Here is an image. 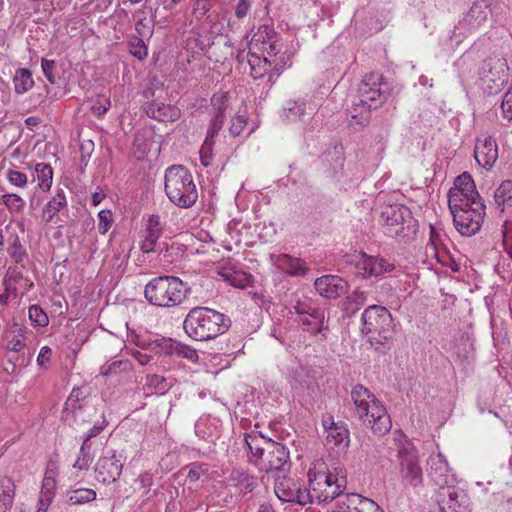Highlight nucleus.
Segmentation results:
<instances>
[{
    "label": "nucleus",
    "mask_w": 512,
    "mask_h": 512,
    "mask_svg": "<svg viewBox=\"0 0 512 512\" xmlns=\"http://www.w3.org/2000/svg\"><path fill=\"white\" fill-rule=\"evenodd\" d=\"M325 316L322 310L310 315L299 318V322L305 326V330L313 335H317L324 330Z\"/></svg>",
    "instance_id": "473e14b6"
},
{
    "label": "nucleus",
    "mask_w": 512,
    "mask_h": 512,
    "mask_svg": "<svg viewBox=\"0 0 512 512\" xmlns=\"http://www.w3.org/2000/svg\"><path fill=\"white\" fill-rule=\"evenodd\" d=\"M257 35L259 36L258 40H262L263 45H266L267 41L274 40L277 37L274 29L268 25L260 26Z\"/></svg>",
    "instance_id": "e2e57ef3"
},
{
    "label": "nucleus",
    "mask_w": 512,
    "mask_h": 512,
    "mask_svg": "<svg viewBox=\"0 0 512 512\" xmlns=\"http://www.w3.org/2000/svg\"><path fill=\"white\" fill-rule=\"evenodd\" d=\"M247 124L246 113H240V111L232 118L231 125L229 127V133L231 136L236 137L240 135L242 130Z\"/></svg>",
    "instance_id": "864d4df0"
},
{
    "label": "nucleus",
    "mask_w": 512,
    "mask_h": 512,
    "mask_svg": "<svg viewBox=\"0 0 512 512\" xmlns=\"http://www.w3.org/2000/svg\"><path fill=\"white\" fill-rule=\"evenodd\" d=\"M351 398L360 420L371 412L372 404H374L375 401H378L374 394L361 384L353 387L351 391Z\"/></svg>",
    "instance_id": "5701e85b"
},
{
    "label": "nucleus",
    "mask_w": 512,
    "mask_h": 512,
    "mask_svg": "<svg viewBox=\"0 0 512 512\" xmlns=\"http://www.w3.org/2000/svg\"><path fill=\"white\" fill-rule=\"evenodd\" d=\"M211 9V0H196L193 4L192 14L201 19Z\"/></svg>",
    "instance_id": "4d7b16f0"
},
{
    "label": "nucleus",
    "mask_w": 512,
    "mask_h": 512,
    "mask_svg": "<svg viewBox=\"0 0 512 512\" xmlns=\"http://www.w3.org/2000/svg\"><path fill=\"white\" fill-rule=\"evenodd\" d=\"M214 141L212 139L205 138V141L200 149V159L203 166L208 167L212 156V146Z\"/></svg>",
    "instance_id": "6e6d98bb"
},
{
    "label": "nucleus",
    "mask_w": 512,
    "mask_h": 512,
    "mask_svg": "<svg viewBox=\"0 0 512 512\" xmlns=\"http://www.w3.org/2000/svg\"><path fill=\"white\" fill-rule=\"evenodd\" d=\"M174 354L177 355L178 357L187 359L192 363H196L199 358L196 349L178 341H176L175 344Z\"/></svg>",
    "instance_id": "09e8293b"
},
{
    "label": "nucleus",
    "mask_w": 512,
    "mask_h": 512,
    "mask_svg": "<svg viewBox=\"0 0 512 512\" xmlns=\"http://www.w3.org/2000/svg\"><path fill=\"white\" fill-rule=\"evenodd\" d=\"M427 473L429 478L439 486L446 487L456 482L455 475L451 472L449 464L443 454H432L427 460Z\"/></svg>",
    "instance_id": "f3484780"
},
{
    "label": "nucleus",
    "mask_w": 512,
    "mask_h": 512,
    "mask_svg": "<svg viewBox=\"0 0 512 512\" xmlns=\"http://www.w3.org/2000/svg\"><path fill=\"white\" fill-rule=\"evenodd\" d=\"M276 266L291 276H304L309 271L306 262L300 258H294L288 254H280L275 257Z\"/></svg>",
    "instance_id": "393cba45"
},
{
    "label": "nucleus",
    "mask_w": 512,
    "mask_h": 512,
    "mask_svg": "<svg viewBox=\"0 0 512 512\" xmlns=\"http://www.w3.org/2000/svg\"><path fill=\"white\" fill-rule=\"evenodd\" d=\"M130 366L131 365L128 361H122V360L113 361L107 367L103 368L102 374L107 376V375L117 372L118 369L127 370L128 368H130Z\"/></svg>",
    "instance_id": "0e129e2a"
},
{
    "label": "nucleus",
    "mask_w": 512,
    "mask_h": 512,
    "mask_svg": "<svg viewBox=\"0 0 512 512\" xmlns=\"http://www.w3.org/2000/svg\"><path fill=\"white\" fill-rule=\"evenodd\" d=\"M165 193L180 208H190L198 199L193 176L183 165H172L166 169Z\"/></svg>",
    "instance_id": "423d86ee"
},
{
    "label": "nucleus",
    "mask_w": 512,
    "mask_h": 512,
    "mask_svg": "<svg viewBox=\"0 0 512 512\" xmlns=\"http://www.w3.org/2000/svg\"><path fill=\"white\" fill-rule=\"evenodd\" d=\"M248 461L260 472L285 471L291 465L289 449L280 442L252 430L244 434Z\"/></svg>",
    "instance_id": "f257e3e1"
},
{
    "label": "nucleus",
    "mask_w": 512,
    "mask_h": 512,
    "mask_svg": "<svg viewBox=\"0 0 512 512\" xmlns=\"http://www.w3.org/2000/svg\"><path fill=\"white\" fill-rule=\"evenodd\" d=\"M67 206V199L64 190H57L55 196L43 207V218L46 222H52L54 217Z\"/></svg>",
    "instance_id": "c85d7f7f"
},
{
    "label": "nucleus",
    "mask_w": 512,
    "mask_h": 512,
    "mask_svg": "<svg viewBox=\"0 0 512 512\" xmlns=\"http://www.w3.org/2000/svg\"><path fill=\"white\" fill-rule=\"evenodd\" d=\"M229 96L227 92H218L211 97L213 117L225 120V113L228 107Z\"/></svg>",
    "instance_id": "ea45409f"
},
{
    "label": "nucleus",
    "mask_w": 512,
    "mask_h": 512,
    "mask_svg": "<svg viewBox=\"0 0 512 512\" xmlns=\"http://www.w3.org/2000/svg\"><path fill=\"white\" fill-rule=\"evenodd\" d=\"M35 176L33 181H38V186L43 191H48L51 188L53 180V169L47 163H37L34 168Z\"/></svg>",
    "instance_id": "2f4dec72"
},
{
    "label": "nucleus",
    "mask_w": 512,
    "mask_h": 512,
    "mask_svg": "<svg viewBox=\"0 0 512 512\" xmlns=\"http://www.w3.org/2000/svg\"><path fill=\"white\" fill-rule=\"evenodd\" d=\"M232 484L243 494L254 491L258 486V479L253 474L242 468L233 469L230 474Z\"/></svg>",
    "instance_id": "bb28decb"
},
{
    "label": "nucleus",
    "mask_w": 512,
    "mask_h": 512,
    "mask_svg": "<svg viewBox=\"0 0 512 512\" xmlns=\"http://www.w3.org/2000/svg\"><path fill=\"white\" fill-rule=\"evenodd\" d=\"M362 269L366 276H379L384 273L392 272L395 269L394 264L387 262L384 258L369 256L362 253Z\"/></svg>",
    "instance_id": "a878e982"
},
{
    "label": "nucleus",
    "mask_w": 512,
    "mask_h": 512,
    "mask_svg": "<svg viewBox=\"0 0 512 512\" xmlns=\"http://www.w3.org/2000/svg\"><path fill=\"white\" fill-rule=\"evenodd\" d=\"M2 201L11 213H19L25 207V201L17 194L7 193L2 196Z\"/></svg>",
    "instance_id": "a18cd8bd"
},
{
    "label": "nucleus",
    "mask_w": 512,
    "mask_h": 512,
    "mask_svg": "<svg viewBox=\"0 0 512 512\" xmlns=\"http://www.w3.org/2000/svg\"><path fill=\"white\" fill-rule=\"evenodd\" d=\"M58 467L55 463L49 462L42 482L41 493L54 496L57 486Z\"/></svg>",
    "instance_id": "72a5a7b5"
},
{
    "label": "nucleus",
    "mask_w": 512,
    "mask_h": 512,
    "mask_svg": "<svg viewBox=\"0 0 512 512\" xmlns=\"http://www.w3.org/2000/svg\"><path fill=\"white\" fill-rule=\"evenodd\" d=\"M336 504L338 512H383L376 502L357 493H347Z\"/></svg>",
    "instance_id": "4be33fe9"
},
{
    "label": "nucleus",
    "mask_w": 512,
    "mask_h": 512,
    "mask_svg": "<svg viewBox=\"0 0 512 512\" xmlns=\"http://www.w3.org/2000/svg\"><path fill=\"white\" fill-rule=\"evenodd\" d=\"M224 124V120L218 119V118H212L209 128L207 130L206 138L208 139H214V137L219 133V131L222 129Z\"/></svg>",
    "instance_id": "338daca9"
},
{
    "label": "nucleus",
    "mask_w": 512,
    "mask_h": 512,
    "mask_svg": "<svg viewBox=\"0 0 512 512\" xmlns=\"http://www.w3.org/2000/svg\"><path fill=\"white\" fill-rule=\"evenodd\" d=\"M436 502L440 512H466L469 505L466 493L454 484L439 488Z\"/></svg>",
    "instance_id": "2eb2a0df"
},
{
    "label": "nucleus",
    "mask_w": 512,
    "mask_h": 512,
    "mask_svg": "<svg viewBox=\"0 0 512 512\" xmlns=\"http://www.w3.org/2000/svg\"><path fill=\"white\" fill-rule=\"evenodd\" d=\"M287 118L292 121L302 120L306 114V104L304 101H290L285 108Z\"/></svg>",
    "instance_id": "c03bdc74"
},
{
    "label": "nucleus",
    "mask_w": 512,
    "mask_h": 512,
    "mask_svg": "<svg viewBox=\"0 0 512 512\" xmlns=\"http://www.w3.org/2000/svg\"><path fill=\"white\" fill-rule=\"evenodd\" d=\"M145 111L148 117L159 122H175L181 114L176 106L155 101L147 103Z\"/></svg>",
    "instance_id": "b1692460"
},
{
    "label": "nucleus",
    "mask_w": 512,
    "mask_h": 512,
    "mask_svg": "<svg viewBox=\"0 0 512 512\" xmlns=\"http://www.w3.org/2000/svg\"><path fill=\"white\" fill-rule=\"evenodd\" d=\"M7 179L10 184L21 188L26 186V184L28 183V178L26 174L17 170H8Z\"/></svg>",
    "instance_id": "5fc2aeb1"
},
{
    "label": "nucleus",
    "mask_w": 512,
    "mask_h": 512,
    "mask_svg": "<svg viewBox=\"0 0 512 512\" xmlns=\"http://www.w3.org/2000/svg\"><path fill=\"white\" fill-rule=\"evenodd\" d=\"M123 455L109 450L98 458L95 467L96 480L103 484H113L120 478L123 470Z\"/></svg>",
    "instance_id": "9b49d317"
},
{
    "label": "nucleus",
    "mask_w": 512,
    "mask_h": 512,
    "mask_svg": "<svg viewBox=\"0 0 512 512\" xmlns=\"http://www.w3.org/2000/svg\"><path fill=\"white\" fill-rule=\"evenodd\" d=\"M15 496L14 481L7 477L0 478V512H8L13 504Z\"/></svg>",
    "instance_id": "c756f323"
},
{
    "label": "nucleus",
    "mask_w": 512,
    "mask_h": 512,
    "mask_svg": "<svg viewBox=\"0 0 512 512\" xmlns=\"http://www.w3.org/2000/svg\"><path fill=\"white\" fill-rule=\"evenodd\" d=\"M293 309L299 318L304 317L305 315L311 316V314L321 310L311 298L306 296L297 297L295 299Z\"/></svg>",
    "instance_id": "a19ab883"
},
{
    "label": "nucleus",
    "mask_w": 512,
    "mask_h": 512,
    "mask_svg": "<svg viewBox=\"0 0 512 512\" xmlns=\"http://www.w3.org/2000/svg\"><path fill=\"white\" fill-rule=\"evenodd\" d=\"M163 232V226L158 215L152 214L146 222V235L152 238H160Z\"/></svg>",
    "instance_id": "3c124183"
},
{
    "label": "nucleus",
    "mask_w": 512,
    "mask_h": 512,
    "mask_svg": "<svg viewBox=\"0 0 512 512\" xmlns=\"http://www.w3.org/2000/svg\"><path fill=\"white\" fill-rule=\"evenodd\" d=\"M330 475L332 480L343 490L347 487V471L340 463H334L330 467Z\"/></svg>",
    "instance_id": "8fccbe9b"
},
{
    "label": "nucleus",
    "mask_w": 512,
    "mask_h": 512,
    "mask_svg": "<svg viewBox=\"0 0 512 512\" xmlns=\"http://www.w3.org/2000/svg\"><path fill=\"white\" fill-rule=\"evenodd\" d=\"M15 92L24 94L34 86L32 72L27 68H19L13 77Z\"/></svg>",
    "instance_id": "7c9ffc66"
},
{
    "label": "nucleus",
    "mask_w": 512,
    "mask_h": 512,
    "mask_svg": "<svg viewBox=\"0 0 512 512\" xmlns=\"http://www.w3.org/2000/svg\"><path fill=\"white\" fill-rule=\"evenodd\" d=\"M176 341L172 338L158 337L152 340L149 352L158 356H170L174 354Z\"/></svg>",
    "instance_id": "c9c22d12"
},
{
    "label": "nucleus",
    "mask_w": 512,
    "mask_h": 512,
    "mask_svg": "<svg viewBox=\"0 0 512 512\" xmlns=\"http://www.w3.org/2000/svg\"><path fill=\"white\" fill-rule=\"evenodd\" d=\"M97 493L94 489L84 488L75 484L66 492V501L69 505H83L94 501Z\"/></svg>",
    "instance_id": "cd10ccee"
},
{
    "label": "nucleus",
    "mask_w": 512,
    "mask_h": 512,
    "mask_svg": "<svg viewBox=\"0 0 512 512\" xmlns=\"http://www.w3.org/2000/svg\"><path fill=\"white\" fill-rule=\"evenodd\" d=\"M88 396L87 389L85 387H74L65 402L64 410L71 409L75 411L76 409H81L80 402L83 401Z\"/></svg>",
    "instance_id": "79ce46f5"
},
{
    "label": "nucleus",
    "mask_w": 512,
    "mask_h": 512,
    "mask_svg": "<svg viewBox=\"0 0 512 512\" xmlns=\"http://www.w3.org/2000/svg\"><path fill=\"white\" fill-rule=\"evenodd\" d=\"M55 66H56V63L54 60H48L45 58H43L41 60V67H42L43 74L45 75L46 79L51 84H56V77L53 73Z\"/></svg>",
    "instance_id": "bf43d9fd"
},
{
    "label": "nucleus",
    "mask_w": 512,
    "mask_h": 512,
    "mask_svg": "<svg viewBox=\"0 0 512 512\" xmlns=\"http://www.w3.org/2000/svg\"><path fill=\"white\" fill-rule=\"evenodd\" d=\"M316 291L327 299H336L349 290L348 282L338 275H323L314 282Z\"/></svg>",
    "instance_id": "a211bd4d"
},
{
    "label": "nucleus",
    "mask_w": 512,
    "mask_h": 512,
    "mask_svg": "<svg viewBox=\"0 0 512 512\" xmlns=\"http://www.w3.org/2000/svg\"><path fill=\"white\" fill-rule=\"evenodd\" d=\"M224 280L236 287H245L251 281V275H221Z\"/></svg>",
    "instance_id": "680f3d73"
},
{
    "label": "nucleus",
    "mask_w": 512,
    "mask_h": 512,
    "mask_svg": "<svg viewBox=\"0 0 512 512\" xmlns=\"http://www.w3.org/2000/svg\"><path fill=\"white\" fill-rule=\"evenodd\" d=\"M7 253L15 263H22L27 258V252L16 233L11 234L7 239Z\"/></svg>",
    "instance_id": "f704fd0d"
},
{
    "label": "nucleus",
    "mask_w": 512,
    "mask_h": 512,
    "mask_svg": "<svg viewBox=\"0 0 512 512\" xmlns=\"http://www.w3.org/2000/svg\"><path fill=\"white\" fill-rule=\"evenodd\" d=\"M307 491L311 495V503L314 500L318 504H324L337 499L341 500L346 494L344 490L332 480L330 475V466L322 459L312 462L308 470Z\"/></svg>",
    "instance_id": "0eeeda50"
},
{
    "label": "nucleus",
    "mask_w": 512,
    "mask_h": 512,
    "mask_svg": "<svg viewBox=\"0 0 512 512\" xmlns=\"http://www.w3.org/2000/svg\"><path fill=\"white\" fill-rule=\"evenodd\" d=\"M381 218L386 226V234L399 241L408 242L416 233V220L404 205L386 206L381 212Z\"/></svg>",
    "instance_id": "6e6552de"
},
{
    "label": "nucleus",
    "mask_w": 512,
    "mask_h": 512,
    "mask_svg": "<svg viewBox=\"0 0 512 512\" xmlns=\"http://www.w3.org/2000/svg\"><path fill=\"white\" fill-rule=\"evenodd\" d=\"M191 293V287L179 277L165 275L151 279L145 286L144 296L153 306L172 308L182 304Z\"/></svg>",
    "instance_id": "20e7f679"
},
{
    "label": "nucleus",
    "mask_w": 512,
    "mask_h": 512,
    "mask_svg": "<svg viewBox=\"0 0 512 512\" xmlns=\"http://www.w3.org/2000/svg\"><path fill=\"white\" fill-rule=\"evenodd\" d=\"M28 333L29 331L27 327L14 323L4 336L6 350L14 353L13 355L8 356V361L13 364V371L16 369V366L26 365L25 357L20 353L26 347Z\"/></svg>",
    "instance_id": "ddd939ff"
},
{
    "label": "nucleus",
    "mask_w": 512,
    "mask_h": 512,
    "mask_svg": "<svg viewBox=\"0 0 512 512\" xmlns=\"http://www.w3.org/2000/svg\"><path fill=\"white\" fill-rule=\"evenodd\" d=\"M360 421L370 427L374 434L382 436L390 431L392 423L385 407L375 401L371 406V412L364 416Z\"/></svg>",
    "instance_id": "aec40b11"
},
{
    "label": "nucleus",
    "mask_w": 512,
    "mask_h": 512,
    "mask_svg": "<svg viewBox=\"0 0 512 512\" xmlns=\"http://www.w3.org/2000/svg\"><path fill=\"white\" fill-rule=\"evenodd\" d=\"M275 494L282 502L300 506L311 504V495L302 483L293 478H283L275 486Z\"/></svg>",
    "instance_id": "4468645a"
},
{
    "label": "nucleus",
    "mask_w": 512,
    "mask_h": 512,
    "mask_svg": "<svg viewBox=\"0 0 512 512\" xmlns=\"http://www.w3.org/2000/svg\"><path fill=\"white\" fill-rule=\"evenodd\" d=\"M361 332L376 350L389 343L394 334L393 318L389 310L381 305L368 306L361 316Z\"/></svg>",
    "instance_id": "39448f33"
},
{
    "label": "nucleus",
    "mask_w": 512,
    "mask_h": 512,
    "mask_svg": "<svg viewBox=\"0 0 512 512\" xmlns=\"http://www.w3.org/2000/svg\"><path fill=\"white\" fill-rule=\"evenodd\" d=\"M474 158L481 167L490 170L498 159V145L495 138L492 136L477 138Z\"/></svg>",
    "instance_id": "6ab92c4d"
},
{
    "label": "nucleus",
    "mask_w": 512,
    "mask_h": 512,
    "mask_svg": "<svg viewBox=\"0 0 512 512\" xmlns=\"http://www.w3.org/2000/svg\"><path fill=\"white\" fill-rule=\"evenodd\" d=\"M453 215V222L456 230L463 236H473L477 234L484 222L486 216V206L484 201H476L475 204H453L449 206Z\"/></svg>",
    "instance_id": "9d476101"
},
{
    "label": "nucleus",
    "mask_w": 512,
    "mask_h": 512,
    "mask_svg": "<svg viewBox=\"0 0 512 512\" xmlns=\"http://www.w3.org/2000/svg\"><path fill=\"white\" fill-rule=\"evenodd\" d=\"M501 109L504 118L508 119L509 121L512 120V93H506V95L503 98Z\"/></svg>",
    "instance_id": "774afa93"
},
{
    "label": "nucleus",
    "mask_w": 512,
    "mask_h": 512,
    "mask_svg": "<svg viewBox=\"0 0 512 512\" xmlns=\"http://www.w3.org/2000/svg\"><path fill=\"white\" fill-rule=\"evenodd\" d=\"M476 201H484L476 189L475 182L468 172L459 175L454 187L448 193V206L453 204H475Z\"/></svg>",
    "instance_id": "f8f14e48"
},
{
    "label": "nucleus",
    "mask_w": 512,
    "mask_h": 512,
    "mask_svg": "<svg viewBox=\"0 0 512 512\" xmlns=\"http://www.w3.org/2000/svg\"><path fill=\"white\" fill-rule=\"evenodd\" d=\"M98 218V230L101 234H105L112 223V214L109 210H102L98 213Z\"/></svg>",
    "instance_id": "13d9d810"
},
{
    "label": "nucleus",
    "mask_w": 512,
    "mask_h": 512,
    "mask_svg": "<svg viewBox=\"0 0 512 512\" xmlns=\"http://www.w3.org/2000/svg\"><path fill=\"white\" fill-rule=\"evenodd\" d=\"M146 385L155 391L163 392L170 387L165 377L158 374H149L146 377Z\"/></svg>",
    "instance_id": "603ef678"
},
{
    "label": "nucleus",
    "mask_w": 512,
    "mask_h": 512,
    "mask_svg": "<svg viewBox=\"0 0 512 512\" xmlns=\"http://www.w3.org/2000/svg\"><path fill=\"white\" fill-rule=\"evenodd\" d=\"M231 319L209 307H193L183 321V329L188 337L195 341H209L226 333Z\"/></svg>",
    "instance_id": "7ed1b4c3"
},
{
    "label": "nucleus",
    "mask_w": 512,
    "mask_h": 512,
    "mask_svg": "<svg viewBox=\"0 0 512 512\" xmlns=\"http://www.w3.org/2000/svg\"><path fill=\"white\" fill-rule=\"evenodd\" d=\"M494 200L501 211H504V206H512V181L504 180L494 193Z\"/></svg>",
    "instance_id": "e433bc0d"
},
{
    "label": "nucleus",
    "mask_w": 512,
    "mask_h": 512,
    "mask_svg": "<svg viewBox=\"0 0 512 512\" xmlns=\"http://www.w3.org/2000/svg\"><path fill=\"white\" fill-rule=\"evenodd\" d=\"M28 313L29 319L34 326L45 327L48 325V316L39 305H31Z\"/></svg>",
    "instance_id": "de8ad7c7"
},
{
    "label": "nucleus",
    "mask_w": 512,
    "mask_h": 512,
    "mask_svg": "<svg viewBox=\"0 0 512 512\" xmlns=\"http://www.w3.org/2000/svg\"><path fill=\"white\" fill-rule=\"evenodd\" d=\"M368 300V293L359 288L346 297L344 310L351 314L356 313Z\"/></svg>",
    "instance_id": "4c0bfd02"
},
{
    "label": "nucleus",
    "mask_w": 512,
    "mask_h": 512,
    "mask_svg": "<svg viewBox=\"0 0 512 512\" xmlns=\"http://www.w3.org/2000/svg\"><path fill=\"white\" fill-rule=\"evenodd\" d=\"M327 441L333 445H340L342 443L347 445L349 442V432L343 425L333 422L327 429Z\"/></svg>",
    "instance_id": "58836bf2"
},
{
    "label": "nucleus",
    "mask_w": 512,
    "mask_h": 512,
    "mask_svg": "<svg viewBox=\"0 0 512 512\" xmlns=\"http://www.w3.org/2000/svg\"><path fill=\"white\" fill-rule=\"evenodd\" d=\"M400 460V474L406 483L413 487L422 485L423 474L419 465L417 451L401 432H395L393 437Z\"/></svg>",
    "instance_id": "1a4fd4ad"
},
{
    "label": "nucleus",
    "mask_w": 512,
    "mask_h": 512,
    "mask_svg": "<svg viewBox=\"0 0 512 512\" xmlns=\"http://www.w3.org/2000/svg\"><path fill=\"white\" fill-rule=\"evenodd\" d=\"M247 61L250 66V75L254 79H262L267 74V68L265 64H262L261 58L257 56L255 53L249 52L247 54Z\"/></svg>",
    "instance_id": "37998d69"
},
{
    "label": "nucleus",
    "mask_w": 512,
    "mask_h": 512,
    "mask_svg": "<svg viewBox=\"0 0 512 512\" xmlns=\"http://www.w3.org/2000/svg\"><path fill=\"white\" fill-rule=\"evenodd\" d=\"M52 356V349L49 346H43L37 356V364L42 369H48Z\"/></svg>",
    "instance_id": "052dcab7"
},
{
    "label": "nucleus",
    "mask_w": 512,
    "mask_h": 512,
    "mask_svg": "<svg viewBox=\"0 0 512 512\" xmlns=\"http://www.w3.org/2000/svg\"><path fill=\"white\" fill-rule=\"evenodd\" d=\"M390 93L389 85L382 74L377 72L367 73L363 76L357 88L348 115L360 127L367 126L371 121V112L380 108L387 100Z\"/></svg>",
    "instance_id": "f03ea898"
},
{
    "label": "nucleus",
    "mask_w": 512,
    "mask_h": 512,
    "mask_svg": "<svg viewBox=\"0 0 512 512\" xmlns=\"http://www.w3.org/2000/svg\"><path fill=\"white\" fill-rule=\"evenodd\" d=\"M490 5L491 0H476L463 20L455 27L454 33L464 28L469 31L478 29L487 20L491 12Z\"/></svg>",
    "instance_id": "412c9836"
},
{
    "label": "nucleus",
    "mask_w": 512,
    "mask_h": 512,
    "mask_svg": "<svg viewBox=\"0 0 512 512\" xmlns=\"http://www.w3.org/2000/svg\"><path fill=\"white\" fill-rule=\"evenodd\" d=\"M129 52L138 60H144L147 57L148 49L145 45L143 39L140 37L134 36L130 39L129 43Z\"/></svg>",
    "instance_id": "49530a36"
},
{
    "label": "nucleus",
    "mask_w": 512,
    "mask_h": 512,
    "mask_svg": "<svg viewBox=\"0 0 512 512\" xmlns=\"http://www.w3.org/2000/svg\"><path fill=\"white\" fill-rule=\"evenodd\" d=\"M91 461L92 457L90 453L80 451L79 456L75 461L73 467L79 470H88Z\"/></svg>",
    "instance_id": "69168bd1"
},
{
    "label": "nucleus",
    "mask_w": 512,
    "mask_h": 512,
    "mask_svg": "<svg viewBox=\"0 0 512 512\" xmlns=\"http://www.w3.org/2000/svg\"><path fill=\"white\" fill-rule=\"evenodd\" d=\"M508 65L506 59L500 57H488L483 60L478 75L484 83H493L500 88L507 82Z\"/></svg>",
    "instance_id": "dca6fc26"
}]
</instances>
